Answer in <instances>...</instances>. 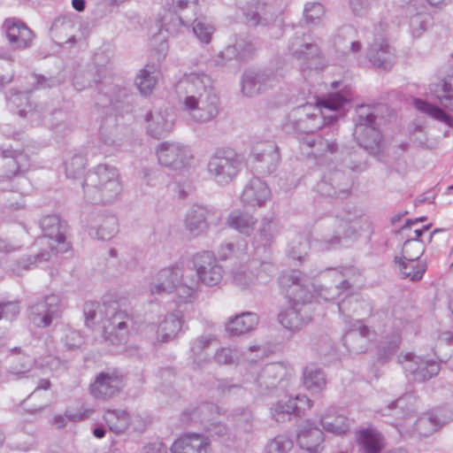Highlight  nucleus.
I'll list each match as a JSON object with an SVG mask.
<instances>
[{
	"instance_id": "49",
	"label": "nucleus",
	"mask_w": 453,
	"mask_h": 453,
	"mask_svg": "<svg viewBox=\"0 0 453 453\" xmlns=\"http://www.w3.org/2000/svg\"><path fill=\"white\" fill-rule=\"evenodd\" d=\"M305 411V407L298 405L296 401L288 399L287 402L280 401L272 408V416L277 422H284L290 414L301 416Z\"/></svg>"
},
{
	"instance_id": "22",
	"label": "nucleus",
	"mask_w": 453,
	"mask_h": 453,
	"mask_svg": "<svg viewBox=\"0 0 453 453\" xmlns=\"http://www.w3.org/2000/svg\"><path fill=\"white\" fill-rule=\"evenodd\" d=\"M451 420L453 412L448 409L439 408L419 417L413 424V430L418 435L427 437Z\"/></svg>"
},
{
	"instance_id": "20",
	"label": "nucleus",
	"mask_w": 453,
	"mask_h": 453,
	"mask_svg": "<svg viewBox=\"0 0 453 453\" xmlns=\"http://www.w3.org/2000/svg\"><path fill=\"white\" fill-rule=\"evenodd\" d=\"M194 268L198 280L206 286L218 285L223 279V268L210 251L197 253L193 257Z\"/></svg>"
},
{
	"instance_id": "30",
	"label": "nucleus",
	"mask_w": 453,
	"mask_h": 453,
	"mask_svg": "<svg viewBox=\"0 0 453 453\" xmlns=\"http://www.w3.org/2000/svg\"><path fill=\"white\" fill-rule=\"evenodd\" d=\"M369 335V327L363 325L360 320H356L343 335L342 342L350 353L360 354L365 352L368 348Z\"/></svg>"
},
{
	"instance_id": "43",
	"label": "nucleus",
	"mask_w": 453,
	"mask_h": 453,
	"mask_svg": "<svg viewBox=\"0 0 453 453\" xmlns=\"http://www.w3.org/2000/svg\"><path fill=\"white\" fill-rule=\"evenodd\" d=\"M51 254V251L42 250L36 254L25 255L16 261L12 270L14 273L19 275L22 271L32 270L42 263L49 261Z\"/></svg>"
},
{
	"instance_id": "1",
	"label": "nucleus",
	"mask_w": 453,
	"mask_h": 453,
	"mask_svg": "<svg viewBox=\"0 0 453 453\" xmlns=\"http://www.w3.org/2000/svg\"><path fill=\"white\" fill-rule=\"evenodd\" d=\"M176 92L183 109L195 121L209 122L219 114V97L204 73H185L176 84Z\"/></svg>"
},
{
	"instance_id": "46",
	"label": "nucleus",
	"mask_w": 453,
	"mask_h": 453,
	"mask_svg": "<svg viewBox=\"0 0 453 453\" xmlns=\"http://www.w3.org/2000/svg\"><path fill=\"white\" fill-rule=\"evenodd\" d=\"M104 419L110 431L117 434L125 433L130 425L129 414L123 410H107Z\"/></svg>"
},
{
	"instance_id": "21",
	"label": "nucleus",
	"mask_w": 453,
	"mask_h": 453,
	"mask_svg": "<svg viewBox=\"0 0 453 453\" xmlns=\"http://www.w3.org/2000/svg\"><path fill=\"white\" fill-rule=\"evenodd\" d=\"M157 156L161 165L174 171L186 167L192 157L187 146L174 142L160 143L157 149Z\"/></svg>"
},
{
	"instance_id": "63",
	"label": "nucleus",
	"mask_w": 453,
	"mask_h": 453,
	"mask_svg": "<svg viewBox=\"0 0 453 453\" xmlns=\"http://www.w3.org/2000/svg\"><path fill=\"white\" fill-rule=\"evenodd\" d=\"M350 97L342 95L340 92L329 94L326 97L323 98L320 102L322 107L331 110L337 111L344 107V105L349 103Z\"/></svg>"
},
{
	"instance_id": "33",
	"label": "nucleus",
	"mask_w": 453,
	"mask_h": 453,
	"mask_svg": "<svg viewBox=\"0 0 453 453\" xmlns=\"http://www.w3.org/2000/svg\"><path fill=\"white\" fill-rule=\"evenodd\" d=\"M297 443L301 449L309 453H319L322 450L324 441L323 432L310 422H305L297 433Z\"/></svg>"
},
{
	"instance_id": "54",
	"label": "nucleus",
	"mask_w": 453,
	"mask_h": 453,
	"mask_svg": "<svg viewBox=\"0 0 453 453\" xmlns=\"http://www.w3.org/2000/svg\"><path fill=\"white\" fill-rule=\"evenodd\" d=\"M310 249V242L304 235H297L288 246V257L293 260L302 262L305 259Z\"/></svg>"
},
{
	"instance_id": "7",
	"label": "nucleus",
	"mask_w": 453,
	"mask_h": 453,
	"mask_svg": "<svg viewBox=\"0 0 453 453\" xmlns=\"http://www.w3.org/2000/svg\"><path fill=\"white\" fill-rule=\"evenodd\" d=\"M233 282L242 290H254L257 286L268 283L273 275L272 263L253 258L233 271Z\"/></svg>"
},
{
	"instance_id": "48",
	"label": "nucleus",
	"mask_w": 453,
	"mask_h": 453,
	"mask_svg": "<svg viewBox=\"0 0 453 453\" xmlns=\"http://www.w3.org/2000/svg\"><path fill=\"white\" fill-rule=\"evenodd\" d=\"M91 230L95 231V236L97 239L111 240L118 232V219L113 215L102 216Z\"/></svg>"
},
{
	"instance_id": "35",
	"label": "nucleus",
	"mask_w": 453,
	"mask_h": 453,
	"mask_svg": "<svg viewBox=\"0 0 453 453\" xmlns=\"http://www.w3.org/2000/svg\"><path fill=\"white\" fill-rule=\"evenodd\" d=\"M271 196L267 184L257 177L252 178L245 186L242 201L250 206L263 205Z\"/></svg>"
},
{
	"instance_id": "42",
	"label": "nucleus",
	"mask_w": 453,
	"mask_h": 453,
	"mask_svg": "<svg viewBox=\"0 0 453 453\" xmlns=\"http://www.w3.org/2000/svg\"><path fill=\"white\" fill-rule=\"evenodd\" d=\"M256 223L257 219L252 215L239 211H232L226 219L229 227L245 235L252 233Z\"/></svg>"
},
{
	"instance_id": "28",
	"label": "nucleus",
	"mask_w": 453,
	"mask_h": 453,
	"mask_svg": "<svg viewBox=\"0 0 453 453\" xmlns=\"http://www.w3.org/2000/svg\"><path fill=\"white\" fill-rule=\"evenodd\" d=\"M366 58L375 68L384 71L390 70L395 62L394 50L381 38L374 39L367 50Z\"/></svg>"
},
{
	"instance_id": "32",
	"label": "nucleus",
	"mask_w": 453,
	"mask_h": 453,
	"mask_svg": "<svg viewBox=\"0 0 453 453\" xmlns=\"http://www.w3.org/2000/svg\"><path fill=\"white\" fill-rule=\"evenodd\" d=\"M210 441L207 437L187 433L177 439L171 447L172 453H208Z\"/></svg>"
},
{
	"instance_id": "6",
	"label": "nucleus",
	"mask_w": 453,
	"mask_h": 453,
	"mask_svg": "<svg viewBox=\"0 0 453 453\" xmlns=\"http://www.w3.org/2000/svg\"><path fill=\"white\" fill-rule=\"evenodd\" d=\"M0 156L7 159L2 177L13 180L16 182L15 190L22 196L27 195L31 190V183L25 174L31 166L29 157L21 150L3 147H0Z\"/></svg>"
},
{
	"instance_id": "57",
	"label": "nucleus",
	"mask_w": 453,
	"mask_h": 453,
	"mask_svg": "<svg viewBox=\"0 0 453 453\" xmlns=\"http://www.w3.org/2000/svg\"><path fill=\"white\" fill-rule=\"evenodd\" d=\"M107 311V307L101 305L96 302L86 303L83 308L85 323L88 326H91L96 323L103 321V313Z\"/></svg>"
},
{
	"instance_id": "15",
	"label": "nucleus",
	"mask_w": 453,
	"mask_h": 453,
	"mask_svg": "<svg viewBox=\"0 0 453 453\" xmlns=\"http://www.w3.org/2000/svg\"><path fill=\"white\" fill-rule=\"evenodd\" d=\"M352 184L349 175L335 168L324 173L316 185V191L323 196L343 199L349 195Z\"/></svg>"
},
{
	"instance_id": "9",
	"label": "nucleus",
	"mask_w": 453,
	"mask_h": 453,
	"mask_svg": "<svg viewBox=\"0 0 453 453\" xmlns=\"http://www.w3.org/2000/svg\"><path fill=\"white\" fill-rule=\"evenodd\" d=\"M106 323L104 324V337L112 345H121L127 342L131 331L138 330L132 314L127 311L108 306Z\"/></svg>"
},
{
	"instance_id": "39",
	"label": "nucleus",
	"mask_w": 453,
	"mask_h": 453,
	"mask_svg": "<svg viewBox=\"0 0 453 453\" xmlns=\"http://www.w3.org/2000/svg\"><path fill=\"white\" fill-rule=\"evenodd\" d=\"M350 271V268L343 269L342 271L335 270L334 274L338 284H336L334 288H321L318 292L319 296L325 301H330L335 299L340 295L346 293V297H348L353 290V286L348 279H345V277Z\"/></svg>"
},
{
	"instance_id": "60",
	"label": "nucleus",
	"mask_w": 453,
	"mask_h": 453,
	"mask_svg": "<svg viewBox=\"0 0 453 453\" xmlns=\"http://www.w3.org/2000/svg\"><path fill=\"white\" fill-rule=\"evenodd\" d=\"M293 441L285 434H279L266 444V453H289L293 449Z\"/></svg>"
},
{
	"instance_id": "59",
	"label": "nucleus",
	"mask_w": 453,
	"mask_h": 453,
	"mask_svg": "<svg viewBox=\"0 0 453 453\" xmlns=\"http://www.w3.org/2000/svg\"><path fill=\"white\" fill-rule=\"evenodd\" d=\"M151 68L152 67L146 65L144 69L140 71L135 78V86L142 95L149 94L156 85V79L151 74Z\"/></svg>"
},
{
	"instance_id": "19",
	"label": "nucleus",
	"mask_w": 453,
	"mask_h": 453,
	"mask_svg": "<svg viewBox=\"0 0 453 453\" xmlns=\"http://www.w3.org/2000/svg\"><path fill=\"white\" fill-rule=\"evenodd\" d=\"M336 134L337 129L334 126H325L321 128L320 133L302 134L299 140L303 145L311 150V153L315 157H323L334 154L338 150Z\"/></svg>"
},
{
	"instance_id": "41",
	"label": "nucleus",
	"mask_w": 453,
	"mask_h": 453,
	"mask_svg": "<svg viewBox=\"0 0 453 453\" xmlns=\"http://www.w3.org/2000/svg\"><path fill=\"white\" fill-rule=\"evenodd\" d=\"M360 149H348L342 158V165L355 173H362L368 167V153Z\"/></svg>"
},
{
	"instance_id": "36",
	"label": "nucleus",
	"mask_w": 453,
	"mask_h": 453,
	"mask_svg": "<svg viewBox=\"0 0 453 453\" xmlns=\"http://www.w3.org/2000/svg\"><path fill=\"white\" fill-rule=\"evenodd\" d=\"M277 234V226L273 219L265 218L261 221L258 231L252 241L257 255H262L269 251Z\"/></svg>"
},
{
	"instance_id": "12",
	"label": "nucleus",
	"mask_w": 453,
	"mask_h": 453,
	"mask_svg": "<svg viewBox=\"0 0 453 453\" xmlns=\"http://www.w3.org/2000/svg\"><path fill=\"white\" fill-rule=\"evenodd\" d=\"M222 221V211L213 206L194 204L187 212L184 224L192 236H200L211 226H218Z\"/></svg>"
},
{
	"instance_id": "26",
	"label": "nucleus",
	"mask_w": 453,
	"mask_h": 453,
	"mask_svg": "<svg viewBox=\"0 0 453 453\" xmlns=\"http://www.w3.org/2000/svg\"><path fill=\"white\" fill-rule=\"evenodd\" d=\"M3 29L5 31L12 49L25 50L31 47L34 34L24 22L15 19H7L3 25Z\"/></svg>"
},
{
	"instance_id": "3",
	"label": "nucleus",
	"mask_w": 453,
	"mask_h": 453,
	"mask_svg": "<svg viewBox=\"0 0 453 453\" xmlns=\"http://www.w3.org/2000/svg\"><path fill=\"white\" fill-rule=\"evenodd\" d=\"M385 109L386 105L382 104H362L356 109L353 136L358 146L368 154H376L380 150L382 135L379 129L378 119L381 118Z\"/></svg>"
},
{
	"instance_id": "23",
	"label": "nucleus",
	"mask_w": 453,
	"mask_h": 453,
	"mask_svg": "<svg viewBox=\"0 0 453 453\" xmlns=\"http://www.w3.org/2000/svg\"><path fill=\"white\" fill-rule=\"evenodd\" d=\"M40 227L43 233L44 237L53 240L58 245L61 246L59 249L50 244V250H54L57 252H64L68 250L69 245L65 242L67 224L65 220L61 219L58 215H46L40 220Z\"/></svg>"
},
{
	"instance_id": "38",
	"label": "nucleus",
	"mask_w": 453,
	"mask_h": 453,
	"mask_svg": "<svg viewBox=\"0 0 453 453\" xmlns=\"http://www.w3.org/2000/svg\"><path fill=\"white\" fill-rule=\"evenodd\" d=\"M257 324V315L254 312L247 311L229 319L226 325V330L230 335L238 336L253 330Z\"/></svg>"
},
{
	"instance_id": "44",
	"label": "nucleus",
	"mask_w": 453,
	"mask_h": 453,
	"mask_svg": "<svg viewBox=\"0 0 453 453\" xmlns=\"http://www.w3.org/2000/svg\"><path fill=\"white\" fill-rule=\"evenodd\" d=\"M303 381L304 387L312 392H319L326 388V379L324 372L314 365L303 369Z\"/></svg>"
},
{
	"instance_id": "29",
	"label": "nucleus",
	"mask_w": 453,
	"mask_h": 453,
	"mask_svg": "<svg viewBox=\"0 0 453 453\" xmlns=\"http://www.w3.org/2000/svg\"><path fill=\"white\" fill-rule=\"evenodd\" d=\"M278 320L286 329L301 330L311 320V309L309 305L293 303L278 315Z\"/></svg>"
},
{
	"instance_id": "53",
	"label": "nucleus",
	"mask_w": 453,
	"mask_h": 453,
	"mask_svg": "<svg viewBox=\"0 0 453 453\" xmlns=\"http://www.w3.org/2000/svg\"><path fill=\"white\" fill-rule=\"evenodd\" d=\"M321 425L324 430L336 435L343 434L349 430L347 418L342 415L326 414L321 418Z\"/></svg>"
},
{
	"instance_id": "40",
	"label": "nucleus",
	"mask_w": 453,
	"mask_h": 453,
	"mask_svg": "<svg viewBox=\"0 0 453 453\" xmlns=\"http://www.w3.org/2000/svg\"><path fill=\"white\" fill-rule=\"evenodd\" d=\"M182 327V319L179 312L169 313L159 323L157 329V340L167 342L176 337Z\"/></svg>"
},
{
	"instance_id": "58",
	"label": "nucleus",
	"mask_w": 453,
	"mask_h": 453,
	"mask_svg": "<svg viewBox=\"0 0 453 453\" xmlns=\"http://www.w3.org/2000/svg\"><path fill=\"white\" fill-rule=\"evenodd\" d=\"M9 102L17 106L20 107L23 104V102H26V104L28 106V110L27 109H20L18 113L20 117L28 118L32 121H34L38 114L36 111L32 110L31 104L28 102V96L27 93L24 92H13L9 96Z\"/></svg>"
},
{
	"instance_id": "10",
	"label": "nucleus",
	"mask_w": 453,
	"mask_h": 453,
	"mask_svg": "<svg viewBox=\"0 0 453 453\" xmlns=\"http://www.w3.org/2000/svg\"><path fill=\"white\" fill-rule=\"evenodd\" d=\"M279 284L292 303L309 305L314 296V285L311 279L299 271L283 273Z\"/></svg>"
},
{
	"instance_id": "25",
	"label": "nucleus",
	"mask_w": 453,
	"mask_h": 453,
	"mask_svg": "<svg viewBox=\"0 0 453 453\" xmlns=\"http://www.w3.org/2000/svg\"><path fill=\"white\" fill-rule=\"evenodd\" d=\"M246 21L250 26L267 27L277 18L274 7L260 0H251L242 8Z\"/></svg>"
},
{
	"instance_id": "14",
	"label": "nucleus",
	"mask_w": 453,
	"mask_h": 453,
	"mask_svg": "<svg viewBox=\"0 0 453 453\" xmlns=\"http://www.w3.org/2000/svg\"><path fill=\"white\" fill-rule=\"evenodd\" d=\"M63 309L61 298L52 294L30 303L27 317L36 327L45 328L50 326L54 319L61 317Z\"/></svg>"
},
{
	"instance_id": "5",
	"label": "nucleus",
	"mask_w": 453,
	"mask_h": 453,
	"mask_svg": "<svg viewBox=\"0 0 453 453\" xmlns=\"http://www.w3.org/2000/svg\"><path fill=\"white\" fill-rule=\"evenodd\" d=\"M98 89L96 104L101 107L111 105L116 111L125 109L131 102L132 94L126 87L113 83L111 73L106 68H100L94 79Z\"/></svg>"
},
{
	"instance_id": "2",
	"label": "nucleus",
	"mask_w": 453,
	"mask_h": 453,
	"mask_svg": "<svg viewBox=\"0 0 453 453\" xmlns=\"http://www.w3.org/2000/svg\"><path fill=\"white\" fill-rule=\"evenodd\" d=\"M82 188L85 196L92 203H111L121 191L117 168L107 164H99L88 172Z\"/></svg>"
},
{
	"instance_id": "4",
	"label": "nucleus",
	"mask_w": 453,
	"mask_h": 453,
	"mask_svg": "<svg viewBox=\"0 0 453 453\" xmlns=\"http://www.w3.org/2000/svg\"><path fill=\"white\" fill-rule=\"evenodd\" d=\"M243 166V158L234 150L220 148L210 157L207 170L211 177L220 186L232 182Z\"/></svg>"
},
{
	"instance_id": "27",
	"label": "nucleus",
	"mask_w": 453,
	"mask_h": 453,
	"mask_svg": "<svg viewBox=\"0 0 453 453\" xmlns=\"http://www.w3.org/2000/svg\"><path fill=\"white\" fill-rule=\"evenodd\" d=\"M122 388V379L117 372H102L90 386L91 395L97 399L113 397Z\"/></svg>"
},
{
	"instance_id": "11",
	"label": "nucleus",
	"mask_w": 453,
	"mask_h": 453,
	"mask_svg": "<svg viewBox=\"0 0 453 453\" xmlns=\"http://www.w3.org/2000/svg\"><path fill=\"white\" fill-rule=\"evenodd\" d=\"M425 251L424 244L417 239H408L403 246V257H395V264H398L399 270L403 278H409L412 281L422 279L426 265L418 261Z\"/></svg>"
},
{
	"instance_id": "34",
	"label": "nucleus",
	"mask_w": 453,
	"mask_h": 453,
	"mask_svg": "<svg viewBox=\"0 0 453 453\" xmlns=\"http://www.w3.org/2000/svg\"><path fill=\"white\" fill-rule=\"evenodd\" d=\"M288 50L300 60L308 62L310 59L317 58L319 54V46L306 38L303 32L297 31L288 42Z\"/></svg>"
},
{
	"instance_id": "56",
	"label": "nucleus",
	"mask_w": 453,
	"mask_h": 453,
	"mask_svg": "<svg viewBox=\"0 0 453 453\" xmlns=\"http://www.w3.org/2000/svg\"><path fill=\"white\" fill-rule=\"evenodd\" d=\"M62 115L58 111H54L46 118L44 125L56 135L57 138H64L71 132V127L59 119L58 116Z\"/></svg>"
},
{
	"instance_id": "16",
	"label": "nucleus",
	"mask_w": 453,
	"mask_h": 453,
	"mask_svg": "<svg viewBox=\"0 0 453 453\" xmlns=\"http://www.w3.org/2000/svg\"><path fill=\"white\" fill-rule=\"evenodd\" d=\"M254 168L261 175L273 173L280 162V153L278 145L273 141L257 142L251 150Z\"/></svg>"
},
{
	"instance_id": "51",
	"label": "nucleus",
	"mask_w": 453,
	"mask_h": 453,
	"mask_svg": "<svg viewBox=\"0 0 453 453\" xmlns=\"http://www.w3.org/2000/svg\"><path fill=\"white\" fill-rule=\"evenodd\" d=\"M358 441L365 453H380L383 449L382 435L373 430L360 431Z\"/></svg>"
},
{
	"instance_id": "24",
	"label": "nucleus",
	"mask_w": 453,
	"mask_h": 453,
	"mask_svg": "<svg viewBox=\"0 0 453 453\" xmlns=\"http://www.w3.org/2000/svg\"><path fill=\"white\" fill-rule=\"evenodd\" d=\"M8 366L5 374L9 379L21 380L28 377L32 368L36 365L37 360L23 352L20 347L10 349L7 356Z\"/></svg>"
},
{
	"instance_id": "31",
	"label": "nucleus",
	"mask_w": 453,
	"mask_h": 453,
	"mask_svg": "<svg viewBox=\"0 0 453 453\" xmlns=\"http://www.w3.org/2000/svg\"><path fill=\"white\" fill-rule=\"evenodd\" d=\"M284 375V369L279 364H268L258 373L255 380L257 391L266 395L274 390Z\"/></svg>"
},
{
	"instance_id": "37",
	"label": "nucleus",
	"mask_w": 453,
	"mask_h": 453,
	"mask_svg": "<svg viewBox=\"0 0 453 453\" xmlns=\"http://www.w3.org/2000/svg\"><path fill=\"white\" fill-rule=\"evenodd\" d=\"M145 120L148 134L156 139L167 135L173 126V122L168 119L167 114L160 111H149L145 116Z\"/></svg>"
},
{
	"instance_id": "47",
	"label": "nucleus",
	"mask_w": 453,
	"mask_h": 453,
	"mask_svg": "<svg viewBox=\"0 0 453 453\" xmlns=\"http://www.w3.org/2000/svg\"><path fill=\"white\" fill-rule=\"evenodd\" d=\"M343 223L344 226L341 225L342 230H337L336 234L332 238H321L315 241V243L319 250L324 251L335 248L340 243L341 234H342V236L345 238H349L357 234L356 226L350 225V219H347L343 221Z\"/></svg>"
},
{
	"instance_id": "45",
	"label": "nucleus",
	"mask_w": 453,
	"mask_h": 453,
	"mask_svg": "<svg viewBox=\"0 0 453 453\" xmlns=\"http://www.w3.org/2000/svg\"><path fill=\"white\" fill-rule=\"evenodd\" d=\"M255 50V47L250 40L246 37H240L235 40L234 45L227 46L224 51L219 55L223 59H231L236 57L240 59H245Z\"/></svg>"
},
{
	"instance_id": "55",
	"label": "nucleus",
	"mask_w": 453,
	"mask_h": 453,
	"mask_svg": "<svg viewBox=\"0 0 453 453\" xmlns=\"http://www.w3.org/2000/svg\"><path fill=\"white\" fill-rule=\"evenodd\" d=\"M431 92L440 101L441 104L450 111H453V88L449 83L441 81L431 87Z\"/></svg>"
},
{
	"instance_id": "13",
	"label": "nucleus",
	"mask_w": 453,
	"mask_h": 453,
	"mask_svg": "<svg viewBox=\"0 0 453 453\" xmlns=\"http://www.w3.org/2000/svg\"><path fill=\"white\" fill-rule=\"evenodd\" d=\"M198 282L191 280L188 283L178 266L166 267L160 270L150 283V289L152 294L172 293L178 288H187L185 293L192 296L196 290Z\"/></svg>"
},
{
	"instance_id": "52",
	"label": "nucleus",
	"mask_w": 453,
	"mask_h": 453,
	"mask_svg": "<svg viewBox=\"0 0 453 453\" xmlns=\"http://www.w3.org/2000/svg\"><path fill=\"white\" fill-rule=\"evenodd\" d=\"M413 104L418 111L424 112L433 119L445 123L449 127L453 126V118L440 107L431 104L420 98H415Z\"/></svg>"
},
{
	"instance_id": "61",
	"label": "nucleus",
	"mask_w": 453,
	"mask_h": 453,
	"mask_svg": "<svg viewBox=\"0 0 453 453\" xmlns=\"http://www.w3.org/2000/svg\"><path fill=\"white\" fill-rule=\"evenodd\" d=\"M217 406L212 403H203L197 407L184 412V416L189 415L191 421L204 420L217 411Z\"/></svg>"
},
{
	"instance_id": "18",
	"label": "nucleus",
	"mask_w": 453,
	"mask_h": 453,
	"mask_svg": "<svg viewBox=\"0 0 453 453\" xmlns=\"http://www.w3.org/2000/svg\"><path fill=\"white\" fill-rule=\"evenodd\" d=\"M280 77L270 68L248 70L242 80V92L248 96H253L273 88L280 82Z\"/></svg>"
},
{
	"instance_id": "64",
	"label": "nucleus",
	"mask_w": 453,
	"mask_h": 453,
	"mask_svg": "<svg viewBox=\"0 0 453 453\" xmlns=\"http://www.w3.org/2000/svg\"><path fill=\"white\" fill-rule=\"evenodd\" d=\"M400 345V341L395 338L383 345H381L377 353V361L380 364L388 362L397 352Z\"/></svg>"
},
{
	"instance_id": "17",
	"label": "nucleus",
	"mask_w": 453,
	"mask_h": 453,
	"mask_svg": "<svg viewBox=\"0 0 453 453\" xmlns=\"http://www.w3.org/2000/svg\"><path fill=\"white\" fill-rule=\"evenodd\" d=\"M398 362L403 365L407 376H412L411 380L418 382H424L437 376L441 370L437 362L412 353L400 355Z\"/></svg>"
},
{
	"instance_id": "50",
	"label": "nucleus",
	"mask_w": 453,
	"mask_h": 453,
	"mask_svg": "<svg viewBox=\"0 0 453 453\" xmlns=\"http://www.w3.org/2000/svg\"><path fill=\"white\" fill-rule=\"evenodd\" d=\"M413 397L410 395H403L390 403L383 410L384 415H392L397 418L408 416L415 411Z\"/></svg>"
},
{
	"instance_id": "8",
	"label": "nucleus",
	"mask_w": 453,
	"mask_h": 453,
	"mask_svg": "<svg viewBox=\"0 0 453 453\" xmlns=\"http://www.w3.org/2000/svg\"><path fill=\"white\" fill-rule=\"evenodd\" d=\"M335 119V115L324 117L320 109L305 104L290 111L285 123V128L301 132L303 134H311L316 129L325 127L326 120L328 123H333Z\"/></svg>"
},
{
	"instance_id": "62",
	"label": "nucleus",
	"mask_w": 453,
	"mask_h": 453,
	"mask_svg": "<svg viewBox=\"0 0 453 453\" xmlns=\"http://www.w3.org/2000/svg\"><path fill=\"white\" fill-rule=\"evenodd\" d=\"M325 15V8L319 3H307L303 10V18L307 24L317 25Z\"/></svg>"
}]
</instances>
